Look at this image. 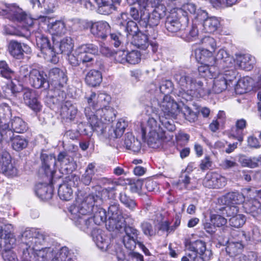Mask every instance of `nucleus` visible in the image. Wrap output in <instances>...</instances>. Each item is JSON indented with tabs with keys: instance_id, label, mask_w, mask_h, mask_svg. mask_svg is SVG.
<instances>
[{
	"instance_id": "nucleus-18",
	"label": "nucleus",
	"mask_w": 261,
	"mask_h": 261,
	"mask_svg": "<svg viewBox=\"0 0 261 261\" xmlns=\"http://www.w3.org/2000/svg\"><path fill=\"white\" fill-rule=\"evenodd\" d=\"M48 75L51 85L57 89L63 87L67 81L65 71L59 68L51 69Z\"/></svg>"
},
{
	"instance_id": "nucleus-14",
	"label": "nucleus",
	"mask_w": 261,
	"mask_h": 261,
	"mask_svg": "<svg viewBox=\"0 0 261 261\" xmlns=\"http://www.w3.org/2000/svg\"><path fill=\"white\" fill-rule=\"evenodd\" d=\"M186 246L187 249L191 252V254H199L204 256V258L206 259H210L212 255L211 251L206 249L205 243L200 240L188 242Z\"/></svg>"
},
{
	"instance_id": "nucleus-38",
	"label": "nucleus",
	"mask_w": 261,
	"mask_h": 261,
	"mask_svg": "<svg viewBox=\"0 0 261 261\" xmlns=\"http://www.w3.org/2000/svg\"><path fill=\"white\" fill-rule=\"evenodd\" d=\"M203 25V29L206 33H211L218 29L220 25V21L216 17H210L205 20Z\"/></svg>"
},
{
	"instance_id": "nucleus-13",
	"label": "nucleus",
	"mask_w": 261,
	"mask_h": 261,
	"mask_svg": "<svg viewBox=\"0 0 261 261\" xmlns=\"http://www.w3.org/2000/svg\"><path fill=\"white\" fill-rule=\"evenodd\" d=\"M6 14H8L13 20L24 22L27 25L32 26L33 24L32 18L27 15L19 7L12 5L6 6Z\"/></svg>"
},
{
	"instance_id": "nucleus-52",
	"label": "nucleus",
	"mask_w": 261,
	"mask_h": 261,
	"mask_svg": "<svg viewBox=\"0 0 261 261\" xmlns=\"http://www.w3.org/2000/svg\"><path fill=\"white\" fill-rule=\"evenodd\" d=\"M40 158L43 162L45 170L49 169L51 165L55 166L56 159L54 154L46 153H41Z\"/></svg>"
},
{
	"instance_id": "nucleus-35",
	"label": "nucleus",
	"mask_w": 261,
	"mask_h": 261,
	"mask_svg": "<svg viewBox=\"0 0 261 261\" xmlns=\"http://www.w3.org/2000/svg\"><path fill=\"white\" fill-rule=\"evenodd\" d=\"M124 145L127 149L132 150L135 152L139 151L141 148V142L130 133L126 135Z\"/></svg>"
},
{
	"instance_id": "nucleus-28",
	"label": "nucleus",
	"mask_w": 261,
	"mask_h": 261,
	"mask_svg": "<svg viewBox=\"0 0 261 261\" xmlns=\"http://www.w3.org/2000/svg\"><path fill=\"white\" fill-rule=\"evenodd\" d=\"M148 38L146 35L139 32L129 40L131 43L139 48L145 50L149 46Z\"/></svg>"
},
{
	"instance_id": "nucleus-21",
	"label": "nucleus",
	"mask_w": 261,
	"mask_h": 261,
	"mask_svg": "<svg viewBox=\"0 0 261 261\" xmlns=\"http://www.w3.org/2000/svg\"><path fill=\"white\" fill-rule=\"evenodd\" d=\"M244 195L239 192H230L218 199V203L220 205H236L244 202Z\"/></svg>"
},
{
	"instance_id": "nucleus-59",
	"label": "nucleus",
	"mask_w": 261,
	"mask_h": 261,
	"mask_svg": "<svg viewBox=\"0 0 261 261\" xmlns=\"http://www.w3.org/2000/svg\"><path fill=\"white\" fill-rule=\"evenodd\" d=\"M230 237L228 242H231L233 240L236 242H244L245 239H246V234L245 231H240L237 230H231L230 232Z\"/></svg>"
},
{
	"instance_id": "nucleus-39",
	"label": "nucleus",
	"mask_w": 261,
	"mask_h": 261,
	"mask_svg": "<svg viewBox=\"0 0 261 261\" xmlns=\"http://www.w3.org/2000/svg\"><path fill=\"white\" fill-rule=\"evenodd\" d=\"M50 261H73L70 250L66 247L61 248L55 254Z\"/></svg>"
},
{
	"instance_id": "nucleus-54",
	"label": "nucleus",
	"mask_w": 261,
	"mask_h": 261,
	"mask_svg": "<svg viewBox=\"0 0 261 261\" xmlns=\"http://www.w3.org/2000/svg\"><path fill=\"white\" fill-rule=\"evenodd\" d=\"M120 201L123 203L126 207L131 211H134L136 206V202L127 195L125 193H121L119 195Z\"/></svg>"
},
{
	"instance_id": "nucleus-61",
	"label": "nucleus",
	"mask_w": 261,
	"mask_h": 261,
	"mask_svg": "<svg viewBox=\"0 0 261 261\" xmlns=\"http://www.w3.org/2000/svg\"><path fill=\"white\" fill-rule=\"evenodd\" d=\"M127 126V122L123 119H120L116 123L114 133L116 137H121L123 134L126 127Z\"/></svg>"
},
{
	"instance_id": "nucleus-8",
	"label": "nucleus",
	"mask_w": 261,
	"mask_h": 261,
	"mask_svg": "<svg viewBox=\"0 0 261 261\" xmlns=\"http://www.w3.org/2000/svg\"><path fill=\"white\" fill-rule=\"evenodd\" d=\"M95 203L94 196L89 195L79 205H73L69 207L70 216L76 218L77 216H89L93 211Z\"/></svg>"
},
{
	"instance_id": "nucleus-1",
	"label": "nucleus",
	"mask_w": 261,
	"mask_h": 261,
	"mask_svg": "<svg viewBox=\"0 0 261 261\" xmlns=\"http://www.w3.org/2000/svg\"><path fill=\"white\" fill-rule=\"evenodd\" d=\"M201 62L198 72L203 77L195 78L192 73L184 70L178 71L174 75L180 88L178 96L186 101L191 100L194 96L203 97L211 93V83L205 78H209V65Z\"/></svg>"
},
{
	"instance_id": "nucleus-12",
	"label": "nucleus",
	"mask_w": 261,
	"mask_h": 261,
	"mask_svg": "<svg viewBox=\"0 0 261 261\" xmlns=\"http://www.w3.org/2000/svg\"><path fill=\"white\" fill-rule=\"evenodd\" d=\"M159 106L162 111L160 116L175 118L180 112L178 105L169 95H164Z\"/></svg>"
},
{
	"instance_id": "nucleus-26",
	"label": "nucleus",
	"mask_w": 261,
	"mask_h": 261,
	"mask_svg": "<svg viewBox=\"0 0 261 261\" xmlns=\"http://www.w3.org/2000/svg\"><path fill=\"white\" fill-rule=\"evenodd\" d=\"M159 117L160 115L158 116L156 113H154L148 118L145 127H142L143 138L145 136L147 132L163 130L160 127L161 122L157 121L158 119L159 120Z\"/></svg>"
},
{
	"instance_id": "nucleus-48",
	"label": "nucleus",
	"mask_w": 261,
	"mask_h": 261,
	"mask_svg": "<svg viewBox=\"0 0 261 261\" xmlns=\"http://www.w3.org/2000/svg\"><path fill=\"white\" fill-rule=\"evenodd\" d=\"M0 172L10 178L18 175V170L12 162L6 165H0Z\"/></svg>"
},
{
	"instance_id": "nucleus-19",
	"label": "nucleus",
	"mask_w": 261,
	"mask_h": 261,
	"mask_svg": "<svg viewBox=\"0 0 261 261\" xmlns=\"http://www.w3.org/2000/svg\"><path fill=\"white\" fill-rule=\"evenodd\" d=\"M74 47V43L71 38L67 37L63 38L59 42L54 43L53 45V56L56 54H64L67 55L72 54L71 51Z\"/></svg>"
},
{
	"instance_id": "nucleus-3",
	"label": "nucleus",
	"mask_w": 261,
	"mask_h": 261,
	"mask_svg": "<svg viewBox=\"0 0 261 261\" xmlns=\"http://www.w3.org/2000/svg\"><path fill=\"white\" fill-rule=\"evenodd\" d=\"M98 52V47L93 44H82L69 55L68 61L70 65L76 67L82 64L86 67H92L94 64L95 54Z\"/></svg>"
},
{
	"instance_id": "nucleus-23",
	"label": "nucleus",
	"mask_w": 261,
	"mask_h": 261,
	"mask_svg": "<svg viewBox=\"0 0 261 261\" xmlns=\"http://www.w3.org/2000/svg\"><path fill=\"white\" fill-rule=\"evenodd\" d=\"M29 82L32 86L36 89L41 88L47 89L49 86L48 81L43 76V73L36 69L32 70Z\"/></svg>"
},
{
	"instance_id": "nucleus-40",
	"label": "nucleus",
	"mask_w": 261,
	"mask_h": 261,
	"mask_svg": "<svg viewBox=\"0 0 261 261\" xmlns=\"http://www.w3.org/2000/svg\"><path fill=\"white\" fill-rule=\"evenodd\" d=\"M11 146L13 149L19 151L25 148L28 145V141L21 136H16L11 139Z\"/></svg>"
},
{
	"instance_id": "nucleus-45",
	"label": "nucleus",
	"mask_w": 261,
	"mask_h": 261,
	"mask_svg": "<svg viewBox=\"0 0 261 261\" xmlns=\"http://www.w3.org/2000/svg\"><path fill=\"white\" fill-rule=\"evenodd\" d=\"M73 191L70 185L63 184L59 186L58 195L60 198L65 201L70 200L72 197Z\"/></svg>"
},
{
	"instance_id": "nucleus-11",
	"label": "nucleus",
	"mask_w": 261,
	"mask_h": 261,
	"mask_svg": "<svg viewBox=\"0 0 261 261\" xmlns=\"http://www.w3.org/2000/svg\"><path fill=\"white\" fill-rule=\"evenodd\" d=\"M45 236L35 228H27L21 234V246H35L42 244Z\"/></svg>"
},
{
	"instance_id": "nucleus-30",
	"label": "nucleus",
	"mask_w": 261,
	"mask_h": 261,
	"mask_svg": "<svg viewBox=\"0 0 261 261\" xmlns=\"http://www.w3.org/2000/svg\"><path fill=\"white\" fill-rule=\"evenodd\" d=\"M77 109L70 102L66 101L61 107V115L63 118L73 120L76 116Z\"/></svg>"
},
{
	"instance_id": "nucleus-57",
	"label": "nucleus",
	"mask_w": 261,
	"mask_h": 261,
	"mask_svg": "<svg viewBox=\"0 0 261 261\" xmlns=\"http://www.w3.org/2000/svg\"><path fill=\"white\" fill-rule=\"evenodd\" d=\"M245 233L246 234V239H245V241H254L259 242L260 240V232L258 228L256 227L251 228L250 230H248Z\"/></svg>"
},
{
	"instance_id": "nucleus-56",
	"label": "nucleus",
	"mask_w": 261,
	"mask_h": 261,
	"mask_svg": "<svg viewBox=\"0 0 261 261\" xmlns=\"http://www.w3.org/2000/svg\"><path fill=\"white\" fill-rule=\"evenodd\" d=\"M125 31L127 32V37L128 40L140 32L136 22L132 20L127 22Z\"/></svg>"
},
{
	"instance_id": "nucleus-25",
	"label": "nucleus",
	"mask_w": 261,
	"mask_h": 261,
	"mask_svg": "<svg viewBox=\"0 0 261 261\" xmlns=\"http://www.w3.org/2000/svg\"><path fill=\"white\" fill-rule=\"evenodd\" d=\"M148 133L147 144L151 148L159 147L166 138L165 132L164 130L149 132Z\"/></svg>"
},
{
	"instance_id": "nucleus-37",
	"label": "nucleus",
	"mask_w": 261,
	"mask_h": 261,
	"mask_svg": "<svg viewBox=\"0 0 261 261\" xmlns=\"http://www.w3.org/2000/svg\"><path fill=\"white\" fill-rule=\"evenodd\" d=\"M8 50L10 54L17 59H21L23 56L24 49L21 44L16 41L12 40L9 42Z\"/></svg>"
},
{
	"instance_id": "nucleus-46",
	"label": "nucleus",
	"mask_w": 261,
	"mask_h": 261,
	"mask_svg": "<svg viewBox=\"0 0 261 261\" xmlns=\"http://www.w3.org/2000/svg\"><path fill=\"white\" fill-rule=\"evenodd\" d=\"M54 251L51 247H45L35 251L36 261H47Z\"/></svg>"
},
{
	"instance_id": "nucleus-10",
	"label": "nucleus",
	"mask_w": 261,
	"mask_h": 261,
	"mask_svg": "<svg viewBox=\"0 0 261 261\" xmlns=\"http://www.w3.org/2000/svg\"><path fill=\"white\" fill-rule=\"evenodd\" d=\"M73 21L74 24H88L91 34L102 39H105L110 33V26L106 21L92 22L91 21H81L79 20H74Z\"/></svg>"
},
{
	"instance_id": "nucleus-24",
	"label": "nucleus",
	"mask_w": 261,
	"mask_h": 261,
	"mask_svg": "<svg viewBox=\"0 0 261 261\" xmlns=\"http://www.w3.org/2000/svg\"><path fill=\"white\" fill-rule=\"evenodd\" d=\"M98 120L105 123L107 127V122H112L115 118L116 113L114 109L109 106L95 112Z\"/></svg>"
},
{
	"instance_id": "nucleus-34",
	"label": "nucleus",
	"mask_w": 261,
	"mask_h": 261,
	"mask_svg": "<svg viewBox=\"0 0 261 261\" xmlns=\"http://www.w3.org/2000/svg\"><path fill=\"white\" fill-rule=\"evenodd\" d=\"M217 62L223 67H231L233 64V58L224 49H220L216 57Z\"/></svg>"
},
{
	"instance_id": "nucleus-41",
	"label": "nucleus",
	"mask_w": 261,
	"mask_h": 261,
	"mask_svg": "<svg viewBox=\"0 0 261 261\" xmlns=\"http://www.w3.org/2000/svg\"><path fill=\"white\" fill-rule=\"evenodd\" d=\"M10 129L17 133H23L27 129V124L20 117H15L11 120Z\"/></svg>"
},
{
	"instance_id": "nucleus-5",
	"label": "nucleus",
	"mask_w": 261,
	"mask_h": 261,
	"mask_svg": "<svg viewBox=\"0 0 261 261\" xmlns=\"http://www.w3.org/2000/svg\"><path fill=\"white\" fill-rule=\"evenodd\" d=\"M165 15V8L162 9L155 8L150 13L145 14V12L141 13L140 15V24H143L145 27H150V30H147L148 34L153 39H155L158 36L157 31L153 29V34H150L151 28L156 27L160 23L161 20Z\"/></svg>"
},
{
	"instance_id": "nucleus-60",
	"label": "nucleus",
	"mask_w": 261,
	"mask_h": 261,
	"mask_svg": "<svg viewBox=\"0 0 261 261\" xmlns=\"http://www.w3.org/2000/svg\"><path fill=\"white\" fill-rule=\"evenodd\" d=\"M92 218L94 220L95 225H99L101 223H106L107 221L106 212L103 208L98 209Z\"/></svg>"
},
{
	"instance_id": "nucleus-9",
	"label": "nucleus",
	"mask_w": 261,
	"mask_h": 261,
	"mask_svg": "<svg viewBox=\"0 0 261 261\" xmlns=\"http://www.w3.org/2000/svg\"><path fill=\"white\" fill-rule=\"evenodd\" d=\"M13 226L8 224L0 226V248L3 251L12 250L16 245V239L12 233Z\"/></svg>"
},
{
	"instance_id": "nucleus-33",
	"label": "nucleus",
	"mask_w": 261,
	"mask_h": 261,
	"mask_svg": "<svg viewBox=\"0 0 261 261\" xmlns=\"http://www.w3.org/2000/svg\"><path fill=\"white\" fill-rule=\"evenodd\" d=\"M180 16H184L188 19L189 16H193L195 15L197 6L195 4L188 3L184 4L181 8H175L173 9Z\"/></svg>"
},
{
	"instance_id": "nucleus-58",
	"label": "nucleus",
	"mask_w": 261,
	"mask_h": 261,
	"mask_svg": "<svg viewBox=\"0 0 261 261\" xmlns=\"http://www.w3.org/2000/svg\"><path fill=\"white\" fill-rule=\"evenodd\" d=\"M11 116L10 107L7 104H2L0 106V123L3 121H7Z\"/></svg>"
},
{
	"instance_id": "nucleus-62",
	"label": "nucleus",
	"mask_w": 261,
	"mask_h": 261,
	"mask_svg": "<svg viewBox=\"0 0 261 261\" xmlns=\"http://www.w3.org/2000/svg\"><path fill=\"white\" fill-rule=\"evenodd\" d=\"M124 231L125 235L124 236H128L130 238H133L135 240H141L139 236L140 234L139 231L134 227L130 226H124Z\"/></svg>"
},
{
	"instance_id": "nucleus-51",
	"label": "nucleus",
	"mask_w": 261,
	"mask_h": 261,
	"mask_svg": "<svg viewBox=\"0 0 261 261\" xmlns=\"http://www.w3.org/2000/svg\"><path fill=\"white\" fill-rule=\"evenodd\" d=\"M239 162L243 167L253 168L258 166L256 158H250L245 155H241L239 157Z\"/></svg>"
},
{
	"instance_id": "nucleus-22",
	"label": "nucleus",
	"mask_w": 261,
	"mask_h": 261,
	"mask_svg": "<svg viewBox=\"0 0 261 261\" xmlns=\"http://www.w3.org/2000/svg\"><path fill=\"white\" fill-rule=\"evenodd\" d=\"M98 6L97 11L100 14L109 15L116 10V5H120L121 0H94Z\"/></svg>"
},
{
	"instance_id": "nucleus-42",
	"label": "nucleus",
	"mask_w": 261,
	"mask_h": 261,
	"mask_svg": "<svg viewBox=\"0 0 261 261\" xmlns=\"http://www.w3.org/2000/svg\"><path fill=\"white\" fill-rule=\"evenodd\" d=\"M36 193L37 195L42 200H48L52 197L53 190L48 186L40 184L38 186Z\"/></svg>"
},
{
	"instance_id": "nucleus-2",
	"label": "nucleus",
	"mask_w": 261,
	"mask_h": 261,
	"mask_svg": "<svg viewBox=\"0 0 261 261\" xmlns=\"http://www.w3.org/2000/svg\"><path fill=\"white\" fill-rule=\"evenodd\" d=\"M111 101V96L106 93L96 94L92 93L87 98L88 106L85 109V114L90 125L89 132H87V128L84 129L85 134L91 136L92 132H95L98 135H103L106 131V125L98 120L95 112L98 110L108 107Z\"/></svg>"
},
{
	"instance_id": "nucleus-16",
	"label": "nucleus",
	"mask_w": 261,
	"mask_h": 261,
	"mask_svg": "<svg viewBox=\"0 0 261 261\" xmlns=\"http://www.w3.org/2000/svg\"><path fill=\"white\" fill-rule=\"evenodd\" d=\"M226 184L225 177L216 172L207 173L203 180V185L208 188H221Z\"/></svg>"
},
{
	"instance_id": "nucleus-63",
	"label": "nucleus",
	"mask_w": 261,
	"mask_h": 261,
	"mask_svg": "<svg viewBox=\"0 0 261 261\" xmlns=\"http://www.w3.org/2000/svg\"><path fill=\"white\" fill-rule=\"evenodd\" d=\"M141 240H135V239L133 238H130L128 236H124L123 238V243L125 247L130 250H134L136 246V245L138 244L139 245V242H140Z\"/></svg>"
},
{
	"instance_id": "nucleus-53",
	"label": "nucleus",
	"mask_w": 261,
	"mask_h": 261,
	"mask_svg": "<svg viewBox=\"0 0 261 261\" xmlns=\"http://www.w3.org/2000/svg\"><path fill=\"white\" fill-rule=\"evenodd\" d=\"M246 222V218L245 216L242 214H238L235 216H232L229 219L230 225L236 228H239L242 227Z\"/></svg>"
},
{
	"instance_id": "nucleus-31",
	"label": "nucleus",
	"mask_w": 261,
	"mask_h": 261,
	"mask_svg": "<svg viewBox=\"0 0 261 261\" xmlns=\"http://www.w3.org/2000/svg\"><path fill=\"white\" fill-rule=\"evenodd\" d=\"M85 82L89 86L96 87L102 82V75L100 71L91 70L86 74Z\"/></svg>"
},
{
	"instance_id": "nucleus-47",
	"label": "nucleus",
	"mask_w": 261,
	"mask_h": 261,
	"mask_svg": "<svg viewBox=\"0 0 261 261\" xmlns=\"http://www.w3.org/2000/svg\"><path fill=\"white\" fill-rule=\"evenodd\" d=\"M243 247L244 242H236L233 240L231 242H228L226 250L230 256H232L238 254Z\"/></svg>"
},
{
	"instance_id": "nucleus-27",
	"label": "nucleus",
	"mask_w": 261,
	"mask_h": 261,
	"mask_svg": "<svg viewBox=\"0 0 261 261\" xmlns=\"http://www.w3.org/2000/svg\"><path fill=\"white\" fill-rule=\"evenodd\" d=\"M236 63L240 68L250 70L255 63V58L249 54L240 55L237 57Z\"/></svg>"
},
{
	"instance_id": "nucleus-15",
	"label": "nucleus",
	"mask_w": 261,
	"mask_h": 261,
	"mask_svg": "<svg viewBox=\"0 0 261 261\" xmlns=\"http://www.w3.org/2000/svg\"><path fill=\"white\" fill-rule=\"evenodd\" d=\"M201 43L204 46L206 47L205 49H196L195 50V58L198 62H203L204 61V54L208 51V54H212L216 48V42L215 40L211 37L205 36L201 40Z\"/></svg>"
},
{
	"instance_id": "nucleus-44",
	"label": "nucleus",
	"mask_w": 261,
	"mask_h": 261,
	"mask_svg": "<svg viewBox=\"0 0 261 261\" xmlns=\"http://www.w3.org/2000/svg\"><path fill=\"white\" fill-rule=\"evenodd\" d=\"M244 207L246 212L255 216L261 213V203L256 199H253L245 204Z\"/></svg>"
},
{
	"instance_id": "nucleus-20",
	"label": "nucleus",
	"mask_w": 261,
	"mask_h": 261,
	"mask_svg": "<svg viewBox=\"0 0 261 261\" xmlns=\"http://www.w3.org/2000/svg\"><path fill=\"white\" fill-rule=\"evenodd\" d=\"M23 98L24 103L35 112H40L42 105L38 101L35 91L30 89L23 90Z\"/></svg>"
},
{
	"instance_id": "nucleus-29",
	"label": "nucleus",
	"mask_w": 261,
	"mask_h": 261,
	"mask_svg": "<svg viewBox=\"0 0 261 261\" xmlns=\"http://www.w3.org/2000/svg\"><path fill=\"white\" fill-rule=\"evenodd\" d=\"M36 44L42 53L53 57V46L51 47L49 41L46 37L42 35L37 36Z\"/></svg>"
},
{
	"instance_id": "nucleus-36",
	"label": "nucleus",
	"mask_w": 261,
	"mask_h": 261,
	"mask_svg": "<svg viewBox=\"0 0 261 261\" xmlns=\"http://www.w3.org/2000/svg\"><path fill=\"white\" fill-rule=\"evenodd\" d=\"M229 84L223 75L219 74L214 80L211 92L213 91L215 93H221L227 89Z\"/></svg>"
},
{
	"instance_id": "nucleus-43",
	"label": "nucleus",
	"mask_w": 261,
	"mask_h": 261,
	"mask_svg": "<svg viewBox=\"0 0 261 261\" xmlns=\"http://www.w3.org/2000/svg\"><path fill=\"white\" fill-rule=\"evenodd\" d=\"M95 165L90 163L87 167L85 173L83 174L81 180L85 185H89L96 172Z\"/></svg>"
},
{
	"instance_id": "nucleus-49",
	"label": "nucleus",
	"mask_w": 261,
	"mask_h": 261,
	"mask_svg": "<svg viewBox=\"0 0 261 261\" xmlns=\"http://www.w3.org/2000/svg\"><path fill=\"white\" fill-rule=\"evenodd\" d=\"M23 248L22 261H36L34 247L32 246H21Z\"/></svg>"
},
{
	"instance_id": "nucleus-64",
	"label": "nucleus",
	"mask_w": 261,
	"mask_h": 261,
	"mask_svg": "<svg viewBox=\"0 0 261 261\" xmlns=\"http://www.w3.org/2000/svg\"><path fill=\"white\" fill-rule=\"evenodd\" d=\"M182 113L185 119L190 122H194L197 119L196 113L192 111L188 106H185L182 110Z\"/></svg>"
},
{
	"instance_id": "nucleus-7",
	"label": "nucleus",
	"mask_w": 261,
	"mask_h": 261,
	"mask_svg": "<svg viewBox=\"0 0 261 261\" xmlns=\"http://www.w3.org/2000/svg\"><path fill=\"white\" fill-rule=\"evenodd\" d=\"M91 236L94 242L100 249L111 254L117 253V246L112 243L110 237L103 231L99 229H94Z\"/></svg>"
},
{
	"instance_id": "nucleus-4",
	"label": "nucleus",
	"mask_w": 261,
	"mask_h": 261,
	"mask_svg": "<svg viewBox=\"0 0 261 261\" xmlns=\"http://www.w3.org/2000/svg\"><path fill=\"white\" fill-rule=\"evenodd\" d=\"M108 213L109 219L106 222V227L109 231L120 230L123 228L125 221L118 202L110 204Z\"/></svg>"
},
{
	"instance_id": "nucleus-17",
	"label": "nucleus",
	"mask_w": 261,
	"mask_h": 261,
	"mask_svg": "<svg viewBox=\"0 0 261 261\" xmlns=\"http://www.w3.org/2000/svg\"><path fill=\"white\" fill-rule=\"evenodd\" d=\"M70 218L74 222L75 225L78 228L86 233L92 234L93 230L96 229L95 228V223L92 216H77L76 218H74L73 216H70Z\"/></svg>"
},
{
	"instance_id": "nucleus-50",
	"label": "nucleus",
	"mask_w": 261,
	"mask_h": 261,
	"mask_svg": "<svg viewBox=\"0 0 261 261\" xmlns=\"http://www.w3.org/2000/svg\"><path fill=\"white\" fill-rule=\"evenodd\" d=\"M0 75L8 80L11 79L14 75V71L9 67L5 61H0Z\"/></svg>"
},
{
	"instance_id": "nucleus-32",
	"label": "nucleus",
	"mask_w": 261,
	"mask_h": 261,
	"mask_svg": "<svg viewBox=\"0 0 261 261\" xmlns=\"http://www.w3.org/2000/svg\"><path fill=\"white\" fill-rule=\"evenodd\" d=\"M49 31L54 35L61 36L66 33L67 29L65 22L62 20H56L48 24Z\"/></svg>"
},
{
	"instance_id": "nucleus-55",
	"label": "nucleus",
	"mask_w": 261,
	"mask_h": 261,
	"mask_svg": "<svg viewBox=\"0 0 261 261\" xmlns=\"http://www.w3.org/2000/svg\"><path fill=\"white\" fill-rule=\"evenodd\" d=\"M250 87L249 82L247 78L239 80L236 85L235 89L237 93L243 94L246 93Z\"/></svg>"
},
{
	"instance_id": "nucleus-6",
	"label": "nucleus",
	"mask_w": 261,
	"mask_h": 261,
	"mask_svg": "<svg viewBox=\"0 0 261 261\" xmlns=\"http://www.w3.org/2000/svg\"><path fill=\"white\" fill-rule=\"evenodd\" d=\"M189 23V19L184 16H180L174 10L172 9L167 17L165 28L171 33L178 31H186Z\"/></svg>"
}]
</instances>
